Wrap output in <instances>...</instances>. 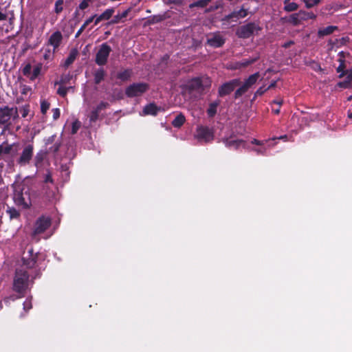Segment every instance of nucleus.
Masks as SVG:
<instances>
[{
  "label": "nucleus",
  "instance_id": "obj_1",
  "mask_svg": "<svg viewBox=\"0 0 352 352\" xmlns=\"http://www.w3.org/2000/svg\"><path fill=\"white\" fill-rule=\"evenodd\" d=\"M30 275L28 272L23 269H16L15 276L13 280V290L17 293V295L13 294L8 297L4 298L6 304L10 300L14 301L18 298L25 296L26 291L29 287Z\"/></svg>",
  "mask_w": 352,
  "mask_h": 352
},
{
  "label": "nucleus",
  "instance_id": "obj_2",
  "mask_svg": "<svg viewBox=\"0 0 352 352\" xmlns=\"http://www.w3.org/2000/svg\"><path fill=\"white\" fill-rule=\"evenodd\" d=\"M211 85V81L208 78L204 80L201 77H195L188 80L182 87L183 90L189 94L193 93L202 94L206 89Z\"/></svg>",
  "mask_w": 352,
  "mask_h": 352
},
{
  "label": "nucleus",
  "instance_id": "obj_3",
  "mask_svg": "<svg viewBox=\"0 0 352 352\" xmlns=\"http://www.w3.org/2000/svg\"><path fill=\"white\" fill-rule=\"evenodd\" d=\"M13 190V200L14 203L19 206H23L25 208H29L31 204L30 195L27 192H23L22 186L19 184L12 185Z\"/></svg>",
  "mask_w": 352,
  "mask_h": 352
},
{
  "label": "nucleus",
  "instance_id": "obj_4",
  "mask_svg": "<svg viewBox=\"0 0 352 352\" xmlns=\"http://www.w3.org/2000/svg\"><path fill=\"white\" fill-rule=\"evenodd\" d=\"M261 30L258 23L250 22L239 26L236 30V35L240 38H249L254 34L257 35Z\"/></svg>",
  "mask_w": 352,
  "mask_h": 352
},
{
  "label": "nucleus",
  "instance_id": "obj_5",
  "mask_svg": "<svg viewBox=\"0 0 352 352\" xmlns=\"http://www.w3.org/2000/svg\"><path fill=\"white\" fill-rule=\"evenodd\" d=\"M148 88V85L145 82L133 83L126 88L125 94L129 98L139 96L145 93Z\"/></svg>",
  "mask_w": 352,
  "mask_h": 352
},
{
  "label": "nucleus",
  "instance_id": "obj_6",
  "mask_svg": "<svg viewBox=\"0 0 352 352\" xmlns=\"http://www.w3.org/2000/svg\"><path fill=\"white\" fill-rule=\"evenodd\" d=\"M133 76V69L130 68L120 69L116 73L111 74V79L115 80L114 83L118 85H121L122 83L128 82L131 80Z\"/></svg>",
  "mask_w": 352,
  "mask_h": 352
},
{
  "label": "nucleus",
  "instance_id": "obj_7",
  "mask_svg": "<svg viewBox=\"0 0 352 352\" xmlns=\"http://www.w3.org/2000/svg\"><path fill=\"white\" fill-rule=\"evenodd\" d=\"M111 52V47L106 43H102L96 54V63L99 66L106 65Z\"/></svg>",
  "mask_w": 352,
  "mask_h": 352
},
{
  "label": "nucleus",
  "instance_id": "obj_8",
  "mask_svg": "<svg viewBox=\"0 0 352 352\" xmlns=\"http://www.w3.org/2000/svg\"><path fill=\"white\" fill-rule=\"evenodd\" d=\"M20 151V144L19 143L14 142L12 144H8L7 142H3L1 143V156L2 155H8L13 159L15 157ZM10 164L13 165V160H11Z\"/></svg>",
  "mask_w": 352,
  "mask_h": 352
},
{
  "label": "nucleus",
  "instance_id": "obj_9",
  "mask_svg": "<svg viewBox=\"0 0 352 352\" xmlns=\"http://www.w3.org/2000/svg\"><path fill=\"white\" fill-rule=\"evenodd\" d=\"M241 85V80L239 78L232 79L222 84L218 89L219 97H224L231 94L236 87Z\"/></svg>",
  "mask_w": 352,
  "mask_h": 352
},
{
  "label": "nucleus",
  "instance_id": "obj_10",
  "mask_svg": "<svg viewBox=\"0 0 352 352\" xmlns=\"http://www.w3.org/2000/svg\"><path fill=\"white\" fill-rule=\"evenodd\" d=\"M195 136L200 142L208 143L212 142L214 139L213 131L208 126H199Z\"/></svg>",
  "mask_w": 352,
  "mask_h": 352
},
{
  "label": "nucleus",
  "instance_id": "obj_11",
  "mask_svg": "<svg viewBox=\"0 0 352 352\" xmlns=\"http://www.w3.org/2000/svg\"><path fill=\"white\" fill-rule=\"evenodd\" d=\"M34 154V146L28 144L24 147L23 151L17 159L16 162L21 166H25L30 164Z\"/></svg>",
  "mask_w": 352,
  "mask_h": 352
},
{
  "label": "nucleus",
  "instance_id": "obj_12",
  "mask_svg": "<svg viewBox=\"0 0 352 352\" xmlns=\"http://www.w3.org/2000/svg\"><path fill=\"white\" fill-rule=\"evenodd\" d=\"M51 226V219L49 217H41L38 218L34 226V234L43 233Z\"/></svg>",
  "mask_w": 352,
  "mask_h": 352
},
{
  "label": "nucleus",
  "instance_id": "obj_13",
  "mask_svg": "<svg viewBox=\"0 0 352 352\" xmlns=\"http://www.w3.org/2000/svg\"><path fill=\"white\" fill-rule=\"evenodd\" d=\"M226 42V38L221 34L219 32H214L207 38L206 44L209 46L218 48L222 47Z\"/></svg>",
  "mask_w": 352,
  "mask_h": 352
},
{
  "label": "nucleus",
  "instance_id": "obj_14",
  "mask_svg": "<svg viewBox=\"0 0 352 352\" xmlns=\"http://www.w3.org/2000/svg\"><path fill=\"white\" fill-rule=\"evenodd\" d=\"M248 10L242 7L239 10H234L231 13L226 15L222 20L227 22L230 21V20L236 21L239 19L245 18L248 16Z\"/></svg>",
  "mask_w": 352,
  "mask_h": 352
},
{
  "label": "nucleus",
  "instance_id": "obj_15",
  "mask_svg": "<svg viewBox=\"0 0 352 352\" xmlns=\"http://www.w3.org/2000/svg\"><path fill=\"white\" fill-rule=\"evenodd\" d=\"M222 142L229 148L237 149L241 146H245V142L243 140L234 139L232 135L222 138Z\"/></svg>",
  "mask_w": 352,
  "mask_h": 352
},
{
  "label": "nucleus",
  "instance_id": "obj_16",
  "mask_svg": "<svg viewBox=\"0 0 352 352\" xmlns=\"http://www.w3.org/2000/svg\"><path fill=\"white\" fill-rule=\"evenodd\" d=\"M16 115V109L8 107L1 108V124L8 122L12 118L14 119Z\"/></svg>",
  "mask_w": 352,
  "mask_h": 352
},
{
  "label": "nucleus",
  "instance_id": "obj_17",
  "mask_svg": "<svg viewBox=\"0 0 352 352\" xmlns=\"http://www.w3.org/2000/svg\"><path fill=\"white\" fill-rule=\"evenodd\" d=\"M109 106V104L107 102L102 101L100 104L94 109L89 115V120L91 122H95L99 118L100 113L102 110L106 109Z\"/></svg>",
  "mask_w": 352,
  "mask_h": 352
},
{
  "label": "nucleus",
  "instance_id": "obj_18",
  "mask_svg": "<svg viewBox=\"0 0 352 352\" xmlns=\"http://www.w3.org/2000/svg\"><path fill=\"white\" fill-rule=\"evenodd\" d=\"M63 39L60 32L56 31L50 36L48 40L49 45L53 46L54 52L59 47Z\"/></svg>",
  "mask_w": 352,
  "mask_h": 352
},
{
  "label": "nucleus",
  "instance_id": "obj_19",
  "mask_svg": "<svg viewBox=\"0 0 352 352\" xmlns=\"http://www.w3.org/2000/svg\"><path fill=\"white\" fill-rule=\"evenodd\" d=\"M37 258L38 256L24 255L22 257L23 265L28 269H32L36 265Z\"/></svg>",
  "mask_w": 352,
  "mask_h": 352
},
{
  "label": "nucleus",
  "instance_id": "obj_20",
  "mask_svg": "<svg viewBox=\"0 0 352 352\" xmlns=\"http://www.w3.org/2000/svg\"><path fill=\"white\" fill-rule=\"evenodd\" d=\"M161 108L157 107L155 103H149L146 105L143 109L144 115L157 116V113L160 111Z\"/></svg>",
  "mask_w": 352,
  "mask_h": 352
},
{
  "label": "nucleus",
  "instance_id": "obj_21",
  "mask_svg": "<svg viewBox=\"0 0 352 352\" xmlns=\"http://www.w3.org/2000/svg\"><path fill=\"white\" fill-rule=\"evenodd\" d=\"M338 27L336 25H329L326 28H320L318 31V37H324L333 33L334 31L338 30Z\"/></svg>",
  "mask_w": 352,
  "mask_h": 352
},
{
  "label": "nucleus",
  "instance_id": "obj_22",
  "mask_svg": "<svg viewBox=\"0 0 352 352\" xmlns=\"http://www.w3.org/2000/svg\"><path fill=\"white\" fill-rule=\"evenodd\" d=\"M339 58H338V61L340 62V65L339 66L337 67L336 69V71L338 73H341L340 75H339V77L340 78H342L343 77L344 75L346 74V71H345V68H346V65H345V60L344 59V53L342 52H340L339 53Z\"/></svg>",
  "mask_w": 352,
  "mask_h": 352
},
{
  "label": "nucleus",
  "instance_id": "obj_23",
  "mask_svg": "<svg viewBox=\"0 0 352 352\" xmlns=\"http://www.w3.org/2000/svg\"><path fill=\"white\" fill-rule=\"evenodd\" d=\"M130 10H131V8H129V9L126 10L125 11H124L123 12L120 13H120L117 14L116 15H115L113 17V19L109 23V24H110V25L118 24L119 23L124 22V19L125 18H126V16H128Z\"/></svg>",
  "mask_w": 352,
  "mask_h": 352
},
{
  "label": "nucleus",
  "instance_id": "obj_24",
  "mask_svg": "<svg viewBox=\"0 0 352 352\" xmlns=\"http://www.w3.org/2000/svg\"><path fill=\"white\" fill-rule=\"evenodd\" d=\"M346 79L342 82H339L337 85L343 89H348L352 87V70L349 73L346 72Z\"/></svg>",
  "mask_w": 352,
  "mask_h": 352
},
{
  "label": "nucleus",
  "instance_id": "obj_25",
  "mask_svg": "<svg viewBox=\"0 0 352 352\" xmlns=\"http://www.w3.org/2000/svg\"><path fill=\"white\" fill-rule=\"evenodd\" d=\"M260 77L259 72H256L252 75H250L244 82V85L250 88L253 85H254L258 78Z\"/></svg>",
  "mask_w": 352,
  "mask_h": 352
},
{
  "label": "nucleus",
  "instance_id": "obj_26",
  "mask_svg": "<svg viewBox=\"0 0 352 352\" xmlns=\"http://www.w3.org/2000/svg\"><path fill=\"white\" fill-rule=\"evenodd\" d=\"M284 8L283 10L285 12H290L296 11L298 9V5L296 3L291 2L290 0H285L283 1Z\"/></svg>",
  "mask_w": 352,
  "mask_h": 352
},
{
  "label": "nucleus",
  "instance_id": "obj_27",
  "mask_svg": "<svg viewBox=\"0 0 352 352\" xmlns=\"http://www.w3.org/2000/svg\"><path fill=\"white\" fill-rule=\"evenodd\" d=\"M186 122V118L183 113L178 114L172 121L171 124L175 128H180Z\"/></svg>",
  "mask_w": 352,
  "mask_h": 352
},
{
  "label": "nucleus",
  "instance_id": "obj_28",
  "mask_svg": "<svg viewBox=\"0 0 352 352\" xmlns=\"http://www.w3.org/2000/svg\"><path fill=\"white\" fill-rule=\"evenodd\" d=\"M104 76L105 72L103 68L97 69L94 74V82L96 85L100 84L104 80Z\"/></svg>",
  "mask_w": 352,
  "mask_h": 352
},
{
  "label": "nucleus",
  "instance_id": "obj_29",
  "mask_svg": "<svg viewBox=\"0 0 352 352\" xmlns=\"http://www.w3.org/2000/svg\"><path fill=\"white\" fill-rule=\"evenodd\" d=\"M259 58V56H257L254 58H245L243 59L241 61L237 63V65L239 67H246L253 63H254L256 61H257Z\"/></svg>",
  "mask_w": 352,
  "mask_h": 352
},
{
  "label": "nucleus",
  "instance_id": "obj_30",
  "mask_svg": "<svg viewBox=\"0 0 352 352\" xmlns=\"http://www.w3.org/2000/svg\"><path fill=\"white\" fill-rule=\"evenodd\" d=\"M46 154H47V153L42 150L38 151L36 153V155L34 157V165L36 167H38L41 165V164L43 163V162L46 156Z\"/></svg>",
  "mask_w": 352,
  "mask_h": 352
},
{
  "label": "nucleus",
  "instance_id": "obj_31",
  "mask_svg": "<svg viewBox=\"0 0 352 352\" xmlns=\"http://www.w3.org/2000/svg\"><path fill=\"white\" fill-rule=\"evenodd\" d=\"M96 16V14H94L91 16H90L89 19H87L85 23L81 25L80 29L78 30L75 35V38H77L80 36V35L82 33V32L85 30V28L87 27L89 24H90L94 19V18Z\"/></svg>",
  "mask_w": 352,
  "mask_h": 352
},
{
  "label": "nucleus",
  "instance_id": "obj_32",
  "mask_svg": "<svg viewBox=\"0 0 352 352\" xmlns=\"http://www.w3.org/2000/svg\"><path fill=\"white\" fill-rule=\"evenodd\" d=\"M287 21L293 25H298L302 22L299 12L291 14Z\"/></svg>",
  "mask_w": 352,
  "mask_h": 352
},
{
  "label": "nucleus",
  "instance_id": "obj_33",
  "mask_svg": "<svg viewBox=\"0 0 352 352\" xmlns=\"http://www.w3.org/2000/svg\"><path fill=\"white\" fill-rule=\"evenodd\" d=\"M77 54H78V52L75 50L70 52L69 56H67V58H66V60L65 61L64 65L65 67H68L70 65H72L74 62V60L76 58Z\"/></svg>",
  "mask_w": 352,
  "mask_h": 352
},
{
  "label": "nucleus",
  "instance_id": "obj_34",
  "mask_svg": "<svg viewBox=\"0 0 352 352\" xmlns=\"http://www.w3.org/2000/svg\"><path fill=\"white\" fill-rule=\"evenodd\" d=\"M299 13L302 21H307L308 19H315L316 18V14L312 12H309L305 10H300Z\"/></svg>",
  "mask_w": 352,
  "mask_h": 352
},
{
  "label": "nucleus",
  "instance_id": "obj_35",
  "mask_svg": "<svg viewBox=\"0 0 352 352\" xmlns=\"http://www.w3.org/2000/svg\"><path fill=\"white\" fill-rule=\"evenodd\" d=\"M165 19L164 14L153 15L148 17V23L149 24H155L163 21Z\"/></svg>",
  "mask_w": 352,
  "mask_h": 352
},
{
  "label": "nucleus",
  "instance_id": "obj_36",
  "mask_svg": "<svg viewBox=\"0 0 352 352\" xmlns=\"http://www.w3.org/2000/svg\"><path fill=\"white\" fill-rule=\"evenodd\" d=\"M219 102H214L210 104L208 109H207V113L208 117L213 118L217 113V108L219 105Z\"/></svg>",
  "mask_w": 352,
  "mask_h": 352
},
{
  "label": "nucleus",
  "instance_id": "obj_37",
  "mask_svg": "<svg viewBox=\"0 0 352 352\" xmlns=\"http://www.w3.org/2000/svg\"><path fill=\"white\" fill-rule=\"evenodd\" d=\"M42 69V64H38L36 65L32 70V72L31 73V75L30 76V80H35L41 74V71Z\"/></svg>",
  "mask_w": 352,
  "mask_h": 352
},
{
  "label": "nucleus",
  "instance_id": "obj_38",
  "mask_svg": "<svg viewBox=\"0 0 352 352\" xmlns=\"http://www.w3.org/2000/svg\"><path fill=\"white\" fill-rule=\"evenodd\" d=\"M115 12V8H111L104 10L100 15L103 20H109L113 16Z\"/></svg>",
  "mask_w": 352,
  "mask_h": 352
},
{
  "label": "nucleus",
  "instance_id": "obj_39",
  "mask_svg": "<svg viewBox=\"0 0 352 352\" xmlns=\"http://www.w3.org/2000/svg\"><path fill=\"white\" fill-rule=\"evenodd\" d=\"M7 212L9 214L10 219L17 218L20 215L19 211L14 208L8 207Z\"/></svg>",
  "mask_w": 352,
  "mask_h": 352
},
{
  "label": "nucleus",
  "instance_id": "obj_40",
  "mask_svg": "<svg viewBox=\"0 0 352 352\" xmlns=\"http://www.w3.org/2000/svg\"><path fill=\"white\" fill-rule=\"evenodd\" d=\"M63 0H57L55 3L54 12L56 14H60L63 10Z\"/></svg>",
  "mask_w": 352,
  "mask_h": 352
},
{
  "label": "nucleus",
  "instance_id": "obj_41",
  "mask_svg": "<svg viewBox=\"0 0 352 352\" xmlns=\"http://www.w3.org/2000/svg\"><path fill=\"white\" fill-rule=\"evenodd\" d=\"M307 65L310 66L314 71H322L320 63L316 60H311L308 63Z\"/></svg>",
  "mask_w": 352,
  "mask_h": 352
},
{
  "label": "nucleus",
  "instance_id": "obj_42",
  "mask_svg": "<svg viewBox=\"0 0 352 352\" xmlns=\"http://www.w3.org/2000/svg\"><path fill=\"white\" fill-rule=\"evenodd\" d=\"M50 107V104L47 100H42L41 102V111L43 114H45Z\"/></svg>",
  "mask_w": 352,
  "mask_h": 352
},
{
  "label": "nucleus",
  "instance_id": "obj_43",
  "mask_svg": "<svg viewBox=\"0 0 352 352\" xmlns=\"http://www.w3.org/2000/svg\"><path fill=\"white\" fill-rule=\"evenodd\" d=\"M303 1L307 8H311L318 5L320 2V0H303Z\"/></svg>",
  "mask_w": 352,
  "mask_h": 352
},
{
  "label": "nucleus",
  "instance_id": "obj_44",
  "mask_svg": "<svg viewBox=\"0 0 352 352\" xmlns=\"http://www.w3.org/2000/svg\"><path fill=\"white\" fill-rule=\"evenodd\" d=\"M69 88H67V87H63V86H60L57 90V94L64 98L67 96V91Z\"/></svg>",
  "mask_w": 352,
  "mask_h": 352
},
{
  "label": "nucleus",
  "instance_id": "obj_45",
  "mask_svg": "<svg viewBox=\"0 0 352 352\" xmlns=\"http://www.w3.org/2000/svg\"><path fill=\"white\" fill-rule=\"evenodd\" d=\"M71 79V77L69 75H65V76H62L60 77V79L58 82H56L55 84L56 85H64V84H66Z\"/></svg>",
  "mask_w": 352,
  "mask_h": 352
},
{
  "label": "nucleus",
  "instance_id": "obj_46",
  "mask_svg": "<svg viewBox=\"0 0 352 352\" xmlns=\"http://www.w3.org/2000/svg\"><path fill=\"white\" fill-rule=\"evenodd\" d=\"M80 127V122L78 120L74 122L72 126V134H76Z\"/></svg>",
  "mask_w": 352,
  "mask_h": 352
},
{
  "label": "nucleus",
  "instance_id": "obj_47",
  "mask_svg": "<svg viewBox=\"0 0 352 352\" xmlns=\"http://www.w3.org/2000/svg\"><path fill=\"white\" fill-rule=\"evenodd\" d=\"M54 56V52H52L50 49H45L43 53V58L45 60H50Z\"/></svg>",
  "mask_w": 352,
  "mask_h": 352
},
{
  "label": "nucleus",
  "instance_id": "obj_48",
  "mask_svg": "<svg viewBox=\"0 0 352 352\" xmlns=\"http://www.w3.org/2000/svg\"><path fill=\"white\" fill-rule=\"evenodd\" d=\"M32 66L30 64H27L22 70L23 74L25 76L31 75Z\"/></svg>",
  "mask_w": 352,
  "mask_h": 352
},
{
  "label": "nucleus",
  "instance_id": "obj_49",
  "mask_svg": "<svg viewBox=\"0 0 352 352\" xmlns=\"http://www.w3.org/2000/svg\"><path fill=\"white\" fill-rule=\"evenodd\" d=\"M206 0H200V1H198L197 2H195L192 4H190V8H193V7H201V8H204V6H206Z\"/></svg>",
  "mask_w": 352,
  "mask_h": 352
},
{
  "label": "nucleus",
  "instance_id": "obj_50",
  "mask_svg": "<svg viewBox=\"0 0 352 352\" xmlns=\"http://www.w3.org/2000/svg\"><path fill=\"white\" fill-rule=\"evenodd\" d=\"M1 31L5 30V32H8L9 31L8 28H4V26L6 25V23L7 22L6 16L1 13Z\"/></svg>",
  "mask_w": 352,
  "mask_h": 352
},
{
  "label": "nucleus",
  "instance_id": "obj_51",
  "mask_svg": "<svg viewBox=\"0 0 352 352\" xmlns=\"http://www.w3.org/2000/svg\"><path fill=\"white\" fill-rule=\"evenodd\" d=\"M32 307V302L30 300H28L27 299L24 302H23V309L25 311H29L30 309H31Z\"/></svg>",
  "mask_w": 352,
  "mask_h": 352
},
{
  "label": "nucleus",
  "instance_id": "obj_52",
  "mask_svg": "<svg viewBox=\"0 0 352 352\" xmlns=\"http://www.w3.org/2000/svg\"><path fill=\"white\" fill-rule=\"evenodd\" d=\"M267 91V89L266 87H265V86H262L261 87H259L256 91L255 92V94L254 96H262L265 91Z\"/></svg>",
  "mask_w": 352,
  "mask_h": 352
},
{
  "label": "nucleus",
  "instance_id": "obj_53",
  "mask_svg": "<svg viewBox=\"0 0 352 352\" xmlns=\"http://www.w3.org/2000/svg\"><path fill=\"white\" fill-rule=\"evenodd\" d=\"M89 1L87 0H83L78 6V8L80 10H85L89 6Z\"/></svg>",
  "mask_w": 352,
  "mask_h": 352
},
{
  "label": "nucleus",
  "instance_id": "obj_54",
  "mask_svg": "<svg viewBox=\"0 0 352 352\" xmlns=\"http://www.w3.org/2000/svg\"><path fill=\"white\" fill-rule=\"evenodd\" d=\"M52 112L54 120H57L60 117V109L58 108L53 109Z\"/></svg>",
  "mask_w": 352,
  "mask_h": 352
},
{
  "label": "nucleus",
  "instance_id": "obj_55",
  "mask_svg": "<svg viewBox=\"0 0 352 352\" xmlns=\"http://www.w3.org/2000/svg\"><path fill=\"white\" fill-rule=\"evenodd\" d=\"M44 182H45V183H48V182H50V183H53V182H54V181H53V179H52V175H51V174H50V173H48V174H47V175H45V180H44Z\"/></svg>",
  "mask_w": 352,
  "mask_h": 352
},
{
  "label": "nucleus",
  "instance_id": "obj_56",
  "mask_svg": "<svg viewBox=\"0 0 352 352\" xmlns=\"http://www.w3.org/2000/svg\"><path fill=\"white\" fill-rule=\"evenodd\" d=\"M294 44V42L293 41H289L287 42H285L284 44H283L282 47L284 48H288L290 46L293 45Z\"/></svg>",
  "mask_w": 352,
  "mask_h": 352
},
{
  "label": "nucleus",
  "instance_id": "obj_57",
  "mask_svg": "<svg viewBox=\"0 0 352 352\" xmlns=\"http://www.w3.org/2000/svg\"><path fill=\"white\" fill-rule=\"evenodd\" d=\"M258 155H265V149L263 148H254L253 149Z\"/></svg>",
  "mask_w": 352,
  "mask_h": 352
},
{
  "label": "nucleus",
  "instance_id": "obj_58",
  "mask_svg": "<svg viewBox=\"0 0 352 352\" xmlns=\"http://www.w3.org/2000/svg\"><path fill=\"white\" fill-rule=\"evenodd\" d=\"M238 89L242 92L243 94H244L249 89V88H248L244 84Z\"/></svg>",
  "mask_w": 352,
  "mask_h": 352
},
{
  "label": "nucleus",
  "instance_id": "obj_59",
  "mask_svg": "<svg viewBox=\"0 0 352 352\" xmlns=\"http://www.w3.org/2000/svg\"><path fill=\"white\" fill-rule=\"evenodd\" d=\"M94 19H95V21H94L95 25H98L100 21H103V19L101 16V15H99L98 16H96Z\"/></svg>",
  "mask_w": 352,
  "mask_h": 352
},
{
  "label": "nucleus",
  "instance_id": "obj_60",
  "mask_svg": "<svg viewBox=\"0 0 352 352\" xmlns=\"http://www.w3.org/2000/svg\"><path fill=\"white\" fill-rule=\"evenodd\" d=\"M274 104H276L278 106V107H280L281 105L283 104V100L282 99H280V100H273L272 102Z\"/></svg>",
  "mask_w": 352,
  "mask_h": 352
},
{
  "label": "nucleus",
  "instance_id": "obj_61",
  "mask_svg": "<svg viewBox=\"0 0 352 352\" xmlns=\"http://www.w3.org/2000/svg\"><path fill=\"white\" fill-rule=\"evenodd\" d=\"M243 95L242 92L241 91H239V89H237L235 92H234V98L236 99V98H239V97H241V96Z\"/></svg>",
  "mask_w": 352,
  "mask_h": 352
},
{
  "label": "nucleus",
  "instance_id": "obj_62",
  "mask_svg": "<svg viewBox=\"0 0 352 352\" xmlns=\"http://www.w3.org/2000/svg\"><path fill=\"white\" fill-rule=\"evenodd\" d=\"M28 256L31 255L32 256H37V253L34 252V250L32 248L28 250L27 254Z\"/></svg>",
  "mask_w": 352,
  "mask_h": 352
},
{
  "label": "nucleus",
  "instance_id": "obj_63",
  "mask_svg": "<svg viewBox=\"0 0 352 352\" xmlns=\"http://www.w3.org/2000/svg\"><path fill=\"white\" fill-rule=\"evenodd\" d=\"M252 144H256V145H263V142L260 140H258L256 139H253L252 140Z\"/></svg>",
  "mask_w": 352,
  "mask_h": 352
},
{
  "label": "nucleus",
  "instance_id": "obj_64",
  "mask_svg": "<svg viewBox=\"0 0 352 352\" xmlns=\"http://www.w3.org/2000/svg\"><path fill=\"white\" fill-rule=\"evenodd\" d=\"M276 85V81H273L272 82H271V84L267 87H266L267 89V90L270 89H272L274 87H275Z\"/></svg>",
  "mask_w": 352,
  "mask_h": 352
}]
</instances>
